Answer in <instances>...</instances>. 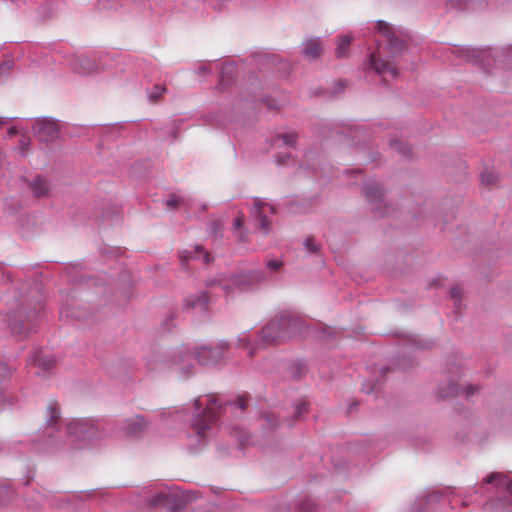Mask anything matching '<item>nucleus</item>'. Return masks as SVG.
I'll use <instances>...</instances> for the list:
<instances>
[{
	"label": "nucleus",
	"instance_id": "f257e3e1",
	"mask_svg": "<svg viewBox=\"0 0 512 512\" xmlns=\"http://www.w3.org/2000/svg\"><path fill=\"white\" fill-rule=\"evenodd\" d=\"M301 326V321L291 316L275 318L261 330V339L267 345H278L296 336Z\"/></svg>",
	"mask_w": 512,
	"mask_h": 512
},
{
	"label": "nucleus",
	"instance_id": "f03ea898",
	"mask_svg": "<svg viewBox=\"0 0 512 512\" xmlns=\"http://www.w3.org/2000/svg\"><path fill=\"white\" fill-rule=\"evenodd\" d=\"M251 212L256 219V228L263 235H267L270 230L271 216L275 213L274 207L268 203L257 200Z\"/></svg>",
	"mask_w": 512,
	"mask_h": 512
},
{
	"label": "nucleus",
	"instance_id": "7ed1b4c3",
	"mask_svg": "<svg viewBox=\"0 0 512 512\" xmlns=\"http://www.w3.org/2000/svg\"><path fill=\"white\" fill-rule=\"evenodd\" d=\"M69 434L75 435L81 440H90L96 436L98 430L90 419H77L69 423L67 427Z\"/></svg>",
	"mask_w": 512,
	"mask_h": 512
},
{
	"label": "nucleus",
	"instance_id": "20e7f679",
	"mask_svg": "<svg viewBox=\"0 0 512 512\" xmlns=\"http://www.w3.org/2000/svg\"><path fill=\"white\" fill-rule=\"evenodd\" d=\"M208 401L209 403L205 408L201 419L195 423V430L201 437H204L206 429H208L209 425L215 421L217 418L216 410L221 407L215 396H209Z\"/></svg>",
	"mask_w": 512,
	"mask_h": 512
},
{
	"label": "nucleus",
	"instance_id": "39448f33",
	"mask_svg": "<svg viewBox=\"0 0 512 512\" xmlns=\"http://www.w3.org/2000/svg\"><path fill=\"white\" fill-rule=\"evenodd\" d=\"M370 66L375 70V72L382 75L384 81H387L388 78L394 79L398 76L396 67L391 63L378 58L376 53H373L370 57Z\"/></svg>",
	"mask_w": 512,
	"mask_h": 512
},
{
	"label": "nucleus",
	"instance_id": "423d86ee",
	"mask_svg": "<svg viewBox=\"0 0 512 512\" xmlns=\"http://www.w3.org/2000/svg\"><path fill=\"white\" fill-rule=\"evenodd\" d=\"M9 326L13 333L22 336H27L33 327L30 320L24 319L22 311L14 312L12 316H9Z\"/></svg>",
	"mask_w": 512,
	"mask_h": 512
},
{
	"label": "nucleus",
	"instance_id": "0eeeda50",
	"mask_svg": "<svg viewBox=\"0 0 512 512\" xmlns=\"http://www.w3.org/2000/svg\"><path fill=\"white\" fill-rule=\"evenodd\" d=\"M34 130L41 141H51L58 135V125L51 120L38 121L34 126Z\"/></svg>",
	"mask_w": 512,
	"mask_h": 512
},
{
	"label": "nucleus",
	"instance_id": "6e6552de",
	"mask_svg": "<svg viewBox=\"0 0 512 512\" xmlns=\"http://www.w3.org/2000/svg\"><path fill=\"white\" fill-rule=\"evenodd\" d=\"M377 30L380 33V35H382L385 38V40L388 42L390 48L393 51H399L400 49H402V47L404 46L403 41L398 39L393 34L390 26L387 23L379 21L377 24Z\"/></svg>",
	"mask_w": 512,
	"mask_h": 512
},
{
	"label": "nucleus",
	"instance_id": "1a4fd4ad",
	"mask_svg": "<svg viewBox=\"0 0 512 512\" xmlns=\"http://www.w3.org/2000/svg\"><path fill=\"white\" fill-rule=\"evenodd\" d=\"M479 391L478 386L467 385L466 387H462L458 384H452L447 390L441 388L439 390V396L441 398H447L455 395H459L460 393H464L467 398L473 396L476 392Z\"/></svg>",
	"mask_w": 512,
	"mask_h": 512
},
{
	"label": "nucleus",
	"instance_id": "9d476101",
	"mask_svg": "<svg viewBox=\"0 0 512 512\" xmlns=\"http://www.w3.org/2000/svg\"><path fill=\"white\" fill-rule=\"evenodd\" d=\"M147 428V423L142 416H134L125 422V430L129 435H138Z\"/></svg>",
	"mask_w": 512,
	"mask_h": 512
},
{
	"label": "nucleus",
	"instance_id": "9b49d317",
	"mask_svg": "<svg viewBox=\"0 0 512 512\" xmlns=\"http://www.w3.org/2000/svg\"><path fill=\"white\" fill-rule=\"evenodd\" d=\"M219 356V351L210 347H203L197 353L198 361L206 365L216 363Z\"/></svg>",
	"mask_w": 512,
	"mask_h": 512
},
{
	"label": "nucleus",
	"instance_id": "f8f14e48",
	"mask_svg": "<svg viewBox=\"0 0 512 512\" xmlns=\"http://www.w3.org/2000/svg\"><path fill=\"white\" fill-rule=\"evenodd\" d=\"M208 303L209 297L205 292H201L198 295L190 296L186 300V306L188 309L205 310Z\"/></svg>",
	"mask_w": 512,
	"mask_h": 512
},
{
	"label": "nucleus",
	"instance_id": "ddd939ff",
	"mask_svg": "<svg viewBox=\"0 0 512 512\" xmlns=\"http://www.w3.org/2000/svg\"><path fill=\"white\" fill-rule=\"evenodd\" d=\"M484 482L486 484L496 482L498 486L506 487L507 491L512 493V479L509 476L499 473H491L484 479Z\"/></svg>",
	"mask_w": 512,
	"mask_h": 512
},
{
	"label": "nucleus",
	"instance_id": "4468645a",
	"mask_svg": "<svg viewBox=\"0 0 512 512\" xmlns=\"http://www.w3.org/2000/svg\"><path fill=\"white\" fill-rule=\"evenodd\" d=\"M97 70L96 62L88 57H81L78 59L77 71L79 74L91 75Z\"/></svg>",
	"mask_w": 512,
	"mask_h": 512
},
{
	"label": "nucleus",
	"instance_id": "2eb2a0df",
	"mask_svg": "<svg viewBox=\"0 0 512 512\" xmlns=\"http://www.w3.org/2000/svg\"><path fill=\"white\" fill-rule=\"evenodd\" d=\"M244 215H238L233 221V232L235 237L241 242L248 241V232L243 228Z\"/></svg>",
	"mask_w": 512,
	"mask_h": 512
},
{
	"label": "nucleus",
	"instance_id": "dca6fc26",
	"mask_svg": "<svg viewBox=\"0 0 512 512\" xmlns=\"http://www.w3.org/2000/svg\"><path fill=\"white\" fill-rule=\"evenodd\" d=\"M243 276H233L230 278L225 279H219L217 280L219 285L222 287V289L225 291L226 294H229L231 291H233L234 287H241L243 284Z\"/></svg>",
	"mask_w": 512,
	"mask_h": 512
},
{
	"label": "nucleus",
	"instance_id": "f3484780",
	"mask_svg": "<svg viewBox=\"0 0 512 512\" xmlns=\"http://www.w3.org/2000/svg\"><path fill=\"white\" fill-rule=\"evenodd\" d=\"M322 51L321 42L319 39H310L305 43L304 54L310 58H317Z\"/></svg>",
	"mask_w": 512,
	"mask_h": 512
},
{
	"label": "nucleus",
	"instance_id": "a211bd4d",
	"mask_svg": "<svg viewBox=\"0 0 512 512\" xmlns=\"http://www.w3.org/2000/svg\"><path fill=\"white\" fill-rule=\"evenodd\" d=\"M353 38L350 35H343L339 37L336 47V55L338 58L346 57L348 54L349 46Z\"/></svg>",
	"mask_w": 512,
	"mask_h": 512
},
{
	"label": "nucleus",
	"instance_id": "6ab92c4d",
	"mask_svg": "<svg viewBox=\"0 0 512 512\" xmlns=\"http://www.w3.org/2000/svg\"><path fill=\"white\" fill-rule=\"evenodd\" d=\"M31 188L33 190V193L38 197L46 195L49 190L46 180L41 177H36L33 180Z\"/></svg>",
	"mask_w": 512,
	"mask_h": 512
},
{
	"label": "nucleus",
	"instance_id": "aec40b11",
	"mask_svg": "<svg viewBox=\"0 0 512 512\" xmlns=\"http://www.w3.org/2000/svg\"><path fill=\"white\" fill-rule=\"evenodd\" d=\"M34 363L43 368V370H50L55 366V360L53 358L44 357L40 353H37L34 357Z\"/></svg>",
	"mask_w": 512,
	"mask_h": 512
},
{
	"label": "nucleus",
	"instance_id": "412c9836",
	"mask_svg": "<svg viewBox=\"0 0 512 512\" xmlns=\"http://www.w3.org/2000/svg\"><path fill=\"white\" fill-rule=\"evenodd\" d=\"M296 139H297V135L295 133L281 134L275 140V144L279 147L282 145L287 146V147H292L295 144Z\"/></svg>",
	"mask_w": 512,
	"mask_h": 512
},
{
	"label": "nucleus",
	"instance_id": "4be33fe9",
	"mask_svg": "<svg viewBox=\"0 0 512 512\" xmlns=\"http://www.w3.org/2000/svg\"><path fill=\"white\" fill-rule=\"evenodd\" d=\"M498 181V175L497 173L492 169H485L481 173V182L485 185H493L497 183Z\"/></svg>",
	"mask_w": 512,
	"mask_h": 512
},
{
	"label": "nucleus",
	"instance_id": "5701e85b",
	"mask_svg": "<svg viewBox=\"0 0 512 512\" xmlns=\"http://www.w3.org/2000/svg\"><path fill=\"white\" fill-rule=\"evenodd\" d=\"M366 196L369 200H377L382 196L381 188L378 184L368 185L365 189Z\"/></svg>",
	"mask_w": 512,
	"mask_h": 512
},
{
	"label": "nucleus",
	"instance_id": "b1692460",
	"mask_svg": "<svg viewBox=\"0 0 512 512\" xmlns=\"http://www.w3.org/2000/svg\"><path fill=\"white\" fill-rule=\"evenodd\" d=\"M47 410H48V412L50 414L49 422L50 423H55L59 419V417H60V415H59V407H58L57 403L56 402H50L48 407H47Z\"/></svg>",
	"mask_w": 512,
	"mask_h": 512
},
{
	"label": "nucleus",
	"instance_id": "393cba45",
	"mask_svg": "<svg viewBox=\"0 0 512 512\" xmlns=\"http://www.w3.org/2000/svg\"><path fill=\"white\" fill-rule=\"evenodd\" d=\"M29 145H30V138L27 136H21V138L19 140V145L17 147L19 153L23 156L26 155V153L29 149Z\"/></svg>",
	"mask_w": 512,
	"mask_h": 512
},
{
	"label": "nucleus",
	"instance_id": "a878e982",
	"mask_svg": "<svg viewBox=\"0 0 512 512\" xmlns=\"http://www.w3.org/2000/svg\"><path fill=\"white\" fill-rule=\"evenodd\" d=\"M390 145L404 155H410V148L399 140L392 141Z\"/></svg>",
	"mask_w": 512,
	"mask_h": 512
},
{
	"label": "nucleus",
	"instance_id": "bb28decb",
	"mask_svg": "<svg viewBox=\"0 0 512 512\" xmlns=\"http://www.w3.org/2000/svg\"><path fill=\"white\" fill-rule=\"evenodd\" d=\"M165 92H166V87L156 85L154 87V91L150 95L151 101L155 102V101L159 100L162 97L163 93H165Z\"/></svg>",
	"mask_w": 512,
	"mask_h": 512
},
{
	"label": "nucleus",
	"instance_id": "cd10ccee",
	"mask_svg": "<svg viewBox=\"0 0 512 512\" xmlns=\"http://www.w3.org/2000/svg\"><path fill=\"white\" fill-rule=\"evenodd\" d=\"M306 249L310 252V253H316L318 252L319 250V247L318 245L315 243V240L312 236H309L307 237V239L305 240V243H304Z\"/></svg>",
	"mask_w": 512,
	"mask_h": 512
},
{
	"label": "nucleus",
	"instance_id": "c85d7f7f",
	"mask_svg": "<svg viewBox=\"0 0 512 512\" xmlns=\"http://www.w3.org/2000/svg\"><path fill=\"white\" fill-rule=\"evenodd\" d=\"M11 375L10 369L4 363L0 362V381L8 378Z\"/></svg>",
	"mask_w": 512,
	"mask_h": 512
},
{
	"label": "nucleus",
	"instance_id": "c756f323",
	"mask_svg": "<svg viewBox=\"0 0 512 512\" xmlns=\"http://www.w3.org/2000/svg\"><path fill=\"white\" fill-rule=\"evenodd\" d=\"M450 296L455 300V304L459 301L462 296V291L459 287H453L450 290Z\"/></svg>",
	"mask_w": 512,
	"mask_h": 512
},
{
	"label": "nucleus",
	"instance_id": "7c9ffc66",
	"mask_svg": "<svg viewBox=\"0 0 512 512\" xmlns=\"http://www.w3.org/2000/svg\"><path fill=\"white\" fill-rule=\"evenodd\" d=\"M282 262L281 261H277V260H270L266 263V266L267 268L273 270V271H277L278 269L281 268L282 266Z\"/></svg>",
	"mask_w": 512,
	"mask_h": 512
},
{
	"label": "nucleus",
	"instance_id": "2f4dec72",
	"mask_svg": "<svg viewBox=\"0 0 512 512\" xmlns=\"http://www.w3.org/2000/svg\"><path fill=\"white\" fill-rule=\"evenodd\" d=\"M181 202V199L177 196H171L168 200H167V206L170 207V208H176L179 206Z\"/></svg>",
	"mask_w": 512,
	"mask_h": 512
},
{
	"label": "nucleus",
	"instance_id": "473e14b6",
	"mask_svg": "<svg viewBox=\"0 0 512 512\" xmlns=\"http://www.w3.org/2000/svg\"><path fill=\"white\" fill-rule=\"evenodd\" d=\"M306 411H307V404L305 402L299 403L296 408L297 416H300L303 412H306Z\"/></svg>",
	"mask_w": 512,
	"mask_h": 512
},
{
	"label": "nucleus",
	"instance_id": "72a5a7b5",
	"mask_svg": "<svg viewBox=\"0 0 512 512\" xmlns=\"http://www.w3.org/2000/svg\"><path fill=\"white\" fill-rule=\"evenodd\" d=\"M237 405L240 409L244 410L247 406L246 398L244 396H239L237 399Z\"/></svg>",
	"mask_w": 512,
	"mask_h": 512
},
{
	"label": "nucleus",
	"instance_id": "f704fd0d",
	"mask_svg": "<svg viewBox=\"0 0 512 512\" xmlns=\"http://www.w3.org/2000/svg\"><path fill=\"white\" fill-rule=\"evenodd\" d=\"M11 68V63L9 61L7 62H4L1 66H0V75H2L3 73H6L10 70Z\"/></svg>",
	"mask_w": 512,
	"mask_h": 512
},
{
	"label": "nucleus",
	"instance_id": "c9c22d12",
	"mask_svg": "<svg viewBox=\"0 0 512 512\" xmlns=\"http://www.w3.org/2000/svg\"><path fill=\"white\" fill-rule=\"evenodd\" d=\"M196 252H203L204 255V262L209 263L210 262V254L206 251H203L201 247H196Z\"/></svg>",
	"mask_w": 512,
	"mask_h": 512
},
{
	"label": "nucleus",
	"instance_id": "e433bc0d",
	"mask_svg": "<svg viewBox=\"0 0 512 512\" xmlns=\"http://www.w3.org/2000/svg\"><path fill=\"white\" fill-rule=\"evenodd\" d=\"M288 158H289L288 154L279 155L277 158V162H278V164H284Z\"/></svg>",
	"mask_w": 512,
	"mask_h": 512
},
{
	"label": "nucleus",
	"instance_id": "4c0bfd02",
	"mask_svg": "<svg viewBox=\"0 0 512 512\" xmlns=\"http://www.w3.org/2000/svg\"><path fill=\"white\" fill-rule=\"evenodd\" d=\"M164 500H166V496H164V495H159V496H157V497L154 499L153 504H155V505H156V504H159V503H161V502H162V501H164Z\"/></svg>",
	"mask_w": 512,
	"mask_h": 512
},
{
	"label": "nucleus",
	"instance_id": "58836bf2",
	"mask_svg": "<svg viewBox=\"0 0 512 512\" xmlns=\"http://www.w3.org/2000/svg\"><path fill=\"white\" fill-rule=\"evenodd\" d=\"M17 133V130L14 127L9 128L8 135L13 136Z\"/></svg>",
	"mask_w": 512,
	"mask_h": 512
},
{
	"label": "nucleus",
	"instance_id": "ea45409f",
	"mask_svg": "<svg viewBox=\"0 0 512 512\" xmlns=\"http://www.w3.org/2000/svg\"><path fill=\"white\" fill-rule=\"evenodd\" d=\"M195 406H196V408H197V409H199V408H200V406H201V401H200V399H196V400H195Z\"/></svg>",
	"mask_w": 512,
	"mask_h": 512
},
{
	"label": "nucleus",
	"instance_id": "a19ab883",
	"mask_svg": "<svg viewBox=\"0 0 512 512\" xmlns=\"http://www.w3.org/2000/svg\"><path fill=\"white\" fill-rule=\"evenodd\" d=\"M213 226H214V229L216 231L219 228V223L215 222V223H213Z\"/></svg>",
	"mask_w": 512,
	"mask_h": 512
},
{
	"label": "nucleus",
	"instance_id": "79ce46f5",
	"mask_svg": "<svg viewBox=\"0 0 512 512\" xmlns=\"http://www.w3.org/2000/svg\"><path fill=\"white\" fill-rule=\"evenodd\" d=\"M3 123H4V122L0 119V127L2 126V124H3Z\"/></svg>",
	"mask_w": 512,
	"mask_h": 512
}]
</instances>
